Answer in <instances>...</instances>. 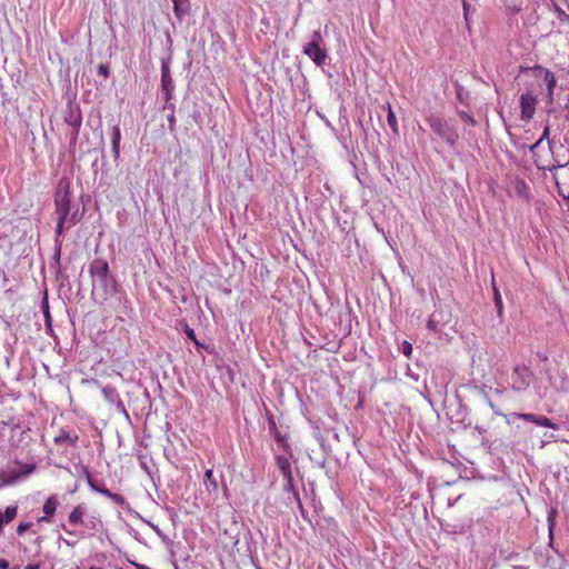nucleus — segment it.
Masks as SVG:
<instances>
[{
  "instance_id": "4c0bfd02",
  "label": "nucleus",
  "mask_w": 569,
  "mask_h": 569,
  "mask_svg": "<svg viewBox=\"0 0 569 569\" xmlns=\"http://www.w3.org/2000/svg\"><path fill=\"white\" fill-rule=\"evenodd\" d=\"M549 134H550V127L547 124L543 129L541 137L539 138V141L542 142L543 140H547L549 147L551 148V141L549 140Z\"/></svg>"
},
{
  "instance_id": "e433bc0d",
  "label": "nucleus",
  "mask_w": 569,
  "mask_h": 569,
  "mask_svg": "<svg viewBox=\"0 0 569 569\" xmlns=\"http://www.w3.org/2000/svg\"><path fill=\"white\" fill-rule=\"evenodd\" d=\"M31 522H20L19 526L17 527V533L23 535L27 530L31 528Z\"/></svg>"
},
{
  "instance_id": "f704fd0d",
  "label": "nucleus",
  "mask_w": 569,
  "mask_h": 569,
  "mask_svg": "<svg viewBox=\"0 0 569 569\" xmlns=\"http://www.w3.org/2000/svg\"><path fill=\"white\" fill-rule=\"evenodd\" d=\"M97 72L99 76H102L103 78H108L110 74V68L108 64L101 63L98 66Z\"/></svg>"
},
{
  "instance_id": "473e14b6",
  "label": "nucleus",
  "mask_w": 569,
  "mask_h": 569,
  "mask_svg": "<svg viewBox=\"0 0 569 569\" xmlns=\"http://www.w3.org/2000/svg\"><path fill=\"white\" fill-rule=\"evenodd\" d=\"M399 350L407 357V358H410L411 355H412V345L407 341V340H403L400 345H399Z\"/></svg>"
},
{
  "instance_id": "7ed1b4c3",
  "label": "nucleus",
  "mask_w": 569,
  "mask_h": 569,
  "mask_svg": "<svg viewBox=\"0 0 569 569\" xmlns=\"http://www.w3.org/2000/svg\"><path fill=\"white\" fill-rule=\"evenodd\" d=\"M433 133L445 141L450 148H455L459 141L457 128L446 118L439 114H429L426 119Z\"/></svg>"
},
{
  "instance_id": "c9c22d12",
  "label": "nucleus",
  "mask_w": 569,
  "mask_h": 569,
  "mask_svg": "<svg viewBox=\"0 0 569 569\" xmlns=\"http://www.w3.org/2000/svg\"><path fill=\"white\" fill-rule=\"evenodd\" d=\"M518 419H521V420H525V421H530V422H536V418L537 416L533 415V413H517L516 415Z\"/></svg>"
},
{
  "instance_id": "72a5a7b5",
  "label": "nucleus",
  "mask_w": 569,
  "mask_h": 569,
  "mask_svg": "<svg viewBox=\"0 0 569 569\" xmlns=\"http://www.w3.org/2000/svg\"><path fill=\"white\" fill-rule=\"evenodd\" d=\"M80 129L81 127H74V128H71L70 129V132H69V138H70V147H74L76 143H77V140L79 138V133H80Z\"/></svg>"
},
{
  "instance_id": "9d476101",
  "label": "nucleus",
  "mask_w": 569,
  "mask_h": 569,
  "mask_svg": "<svg viewBox=\"0 0 569 569\" xmlns=\"http://www.w3.org/2000/svg\"><path fill=\"white\" fill-rule=\"evenodd\" d=\"M102 395L107 402L116 406V409L119 413H122L123 416L129 418V413L126 409V406H124L123 401L121 400L118 390L114 387H112L110 385L104 386L102 388Z\"/></svg>"
},
{
  "instance_id": "9b49d317",
  "label": "nucleus",
  "mask_w": 569,
  "mask_h": 569,
  "mask_svg": "<svg viewBox=\"0 0 569 569\" xmlns=\"http://www.w3.org/2000/svg\"><path fill=\"white\" fill-rule=\"evenodd\" d=\"M537 98L532 92L527 91L520 97L521 119L529 121L536 112Z\"/></svg>"
},
{
  "instance_id": "f03ea898",
  "label": "nucleus",
  "mask_w": 569,
  "mask_h": 569,
  "mask_svg": "<svg viewBox=\"0 0 569 569\" xmlns=\"http://www.w3.org/2000/svg\"><path fill=\"white\" fill-rule=\"evenodd\" d=\"M54 207L58 218L69 220V226L67 228L77 224L81 220V214L78 210L71 212V192L69 181L67 180L62 179L58 183L54 196Z\"/></svg>"
},
{
  "instance_id": "20e7f679",
  "label": "nucleus",
  "mask_w": 569,
  "mask_h": 569,
  "mask_svg": "<svg viewBox=\"0 0 569 569\" xmlns=\"http://www.w3.org/2000/svg\"><path fill=\"white\" fill-rule=\"evenodd\" d=\"M302 52L317 66L322 67L328 59L325 39L320 30H315L310 41L302 47Z\"/></svg>"
},
{
  "instance_id": "dca6fc26",
  "label": "nucleus",
  "mask_w": 569,
  "mask_h": 569,
  "mask_svg": "<svg viewBox=\"0 0 569 569\" xmlns=\"http://www.w3.org/2000/svg\"><path fill=\"white\" fill-rule=\"evenodd\" d=\"M276 465L283 478H289V475H292L291 463L287 456L277 455L276 456Z\"/></svg>"
},
{
  "instance_id": "13d9d810",
  "label": "nucleus",
  "mask_w": 569,
  "mask_h": 569,
  "mask_svg": "<svg viewBox=\"0 0 569 569\" xmlns=\"http://www.w3.org/2000/svg\"><path fill=\"white\" fill-rule=\"evenodd\" d=\"M502 392H503V389H495L496 395H502Z\"/></svg>"
},
{
  "instance_id": "393cba45",
  "label": "nucleus",
  "mask_w": 569,
  "mask_h": 569,
  "mask_svg": "<svg viewBox=\"0 0 569 569\" xmlns=\"http://www.w3.org/2000/svg\"><path fill=\"white\" fill-rule=\"evenodd\" d=\"M493 301H495V306H496V309H497V315L500 319V321H502V318H503V302H502V298H501V295L499 292V290L493 286Z\"/></svg>"
},
{
  "instance_id": "09e8293b",
  "label": "nucleus",
  "mask_w": 569,
  "mask_h": 569,
  "mask_svg": "<svg viewBox=\"0 0 569 569\" xmlns=\"http://www.w3.org/2000/svg\"><path fill=\"white\" fill-rule=\"evenodd\" d=\"M42 310H43V313L47 315V310L49 311V305H48V301L47 299H44L42 301Z\"/></svg>"
},
{
  "instance_id": "6ab92c4d",
  "label": "nucleus",
  "mask_w": 569,
  "mask_h": 569,
  "mask_svg": "<svg viewBox=\"0 0 569 569\" xmlns=\"http://www.w3.org/2000/svg\"><path fill=\"white\" fill-rule=\"evenodd\" d=\"M283 480H284L283 490L288 491V492H291L293 495L295 500L298 503V507L300 509H302V502H301L299 492L296 490V487H295V483H293V476L289 475V478H283Z\"/></svg>"
},
{
  "instance_id": "de8ad7c7",
  "label": "nucleus",
  "mask_w": 569,
  "mask_h": 569,
  "mask_svg": "<svg viewBox=\"0 0 569 569\" xmlns=\"http://www.w3.org/2000/svg\"><path fill=\"white\" fill-rule=\"evenodd\" d=\"M163 108H164V109H170V110H171V112H174V104H173V103H171L170 101H168V102L166 101V104H164V107H163Z\"/></svg>"
},
{
  "instance_id": "58836bf2",
  "label": "nucleus",
  "mask_w": 569,
  "mask_h": 569,
  "mask_svg": "<svg viewBox=\"0 0 569 569\" xmlns=\"http://www.w3.org/2000/svg\"><path fill=\"white\" fill-rule=\"evenodd\" d=\"M187 337L189 339H191L193 342H196L197 345H199V342L197 341L196 339V333H194V330L192 328H190L189 326H186V330H184Z\"/></svg>"
},
{
  "instance_id": "79ce46f5",
  "label": "nucleus",
  "mask_w": 569,
  "mask_h": 569,
  "mask_svg": "<svg viewBox=\"0 0 569 569\" xmlns=\"http://www.w3.org/2000/svg\"><path fill=\"white\" fill-rule=\"evenodd\" d=\"M480 392L482 393L483 399L487 402V405H489V401H492V400H491L489 393L487 392V386H482L480 389Z\"/></svg>"
},
{
  "instance_id": "bf43d9fd",
  "label": "nucleus",
  "mask_w": 569,
  "mask_h": 569,
  "mask_svg": "<svg viewBox=\"0 0 569 569\" xmlns=\"http://www.w3.org/2000/svg\"><path fill=\"white\" fill-rule=\"evenodd\" d=\"M326 463H327V461H326V459H323V460L319 463V466H320L321 468H326Z\"/></svg>"
},
{
  "instance_id": "f8f14e48",
  "label": "nucleus",
  "mask_w": 569,
  "mask_h": 569,
  "mask_svg": "<svg viewBox=\"0 0 569 569\" xmlns=\"http://www.w3.org/2000/svg\"><path fill=\"white\" fill-rule=\"evenodd\" d=\"M64 122L70 127H81L82 126V112L80 106L73 102H68L66 111H64Z\"/></svg>"
},
{
  "instance_id": "a19ab883",
  "label": "nucleus",
  "mask_w": 569,
  "mask_h": 569,
  "mask_svg": "<svg viewBox=\"0 0 569 569\" xmlns=\"http://www.w3.org/2000/svg\"><path fill=\"white\" fill-rule=\"evenodd\" d=\"M566 164H567V162H566V163H561L559 160L555 159V163H553L552 166H550V167L548 168V170H549L550 172H553V171H556L557 169L565 167Z\"/></svg>"
},
{
  "instance_id": "4468645a",
  "label": "nucleus",
  "mask_w": 569,
  "mask_h": 569,
  "mask_svg": "<svg viewBox=\"0 0 569 569\" xmlns=\"http://www.w3.org/2000/svg\"><path fill=\"white\" fill-rule=\"evenodd\" d=\"M120 141H121V130L118 124H114L111 128V151H112L114 161H117L120 157Z\"/></svg>"
},
{
  "instance_id": "603ef678",
  "label": "nucleus",
  "mask_w": 569,
  "mask_h": 569,
  "mask_svg": "<svg viewBox=\"0 0 569 569\" xmlns=\"http://www.w3.org/2000/svg\"><path fill=\"white\" fill-rule=\"evenodd\" d=\"M24 569H40L39 565L29 563L24 567Z\"/></svg>"
},
{
  "instance_id": "0eeeda50",
  "label": "nucleus",
  "mask_w": 569,
  "mask_h": 569,
  "mask_svg": "<svg viewBox=\"0 0 569 569\" xmlns=\"http://www.w3.org/2000/svg\"><path fill=\"white\" fill-rule=\"evenodd\" d=\"M533 73L537 79H541L543 81V83L546 84V87H547L546 98L548 100V103L552 104L553 89L556 87L555 74L550 70H548L541 66H536L533 68Z\"/></svg>"
},
{
  "instance_id": "c756f323",
  "label": "nucleus",
  "mask_w": 569,
  "mask_h": 569,
  "mask_svg": "<svg viewBox=\"0 0 569 569\" xmlns=\"http://www.w3.org/2000/svg\"><path fill=\"white\" fill-rule=\"evenodd\" d=\"M535 423L537 426H540V427H548V428H551V429H559L557 423H555L553 421H551L549 418H547L545 416H537Z\"/></svg>"
},
{
  "instance_id": "1a4fd4ad",
  "label": "nucleus",
  "mask_w": 569,
  "mask_h": 569,
  "mask_svg": "<svg viewBox=\"0 0 569 569\" xmlns=\"http://www.w3.org/2000/svg\"><path fill=\"white\" fill-rule=\"evenodd\" d=\"M161 90L164 94V100L171 101L173 98L174 82L170 73L169 60H162L161 63Z\"/></svg>"
},
{
  "instance_id": "0e129e2a",
  "label": "nucleus",
  "mask_w": 569,
  "mask_h": 569,
  "mask_svg": "<svg viewBox=\"0 0 569 569\" xmlns=\"http://www.w3.org/2000/svg\"><path fill=\"white\" fill-rule=\"evenodd\" d=\"M117 569H122V568H117Z\"/></svg>"
},
{
  "instance_id": "37998d69",
  "label": "nucleus",
  "mask_w": 569,
  "mask_h": 569,
  "mask_svg": "<svg viewBox=\"0 0 569 569\" xmlns=\"http://www.w3.org/2000/svg\"><path fill=\"white\" fill-rule=\"evenodd\" d=\"M129 563L132 565L136 569H150L148 566L138 563L133 560H129Z\"/></svg>"
},
{
  "instance_id": "5701e85b",
  "label": "nucleus",
  "mask_w": 569,
  "mask_h": 569,
  "mask_svg": "<svg viewBox=\"0 0 569 569\" xmlns=\"http://www.w3.org/2000/svg\"><path fill=\"white\" fill-rule=\"evenodd\" d=\"M387 111H388L387 122H388L389 127L391 128L392 132L396 136H398L399 134L398 121H397L395 112L392 111L390 103H387Z\"/></svg>"
},
{
  "instance_id": "412c9836",
  "label": "nucleus",
  "mask_w": 569,
  "mask_h": 569,
  "mask_svg": "<svg viewBox=\"0 0 569 569\" xmlns=\"http://www.w3.org/2000/svg\"><path fill=\"white\" fill-rule=\"evenodd\" d=\"M203 483L209 492H216L218 490V482L213 476L212 469H207L204 472Z\"/></svg>"
},
{
  "instance_id": "c85d7f7f",
  "label": "nucleus",
  "mask_w": 569,
  "mask_h": 569,
  "mask_svg": "<svg viewBox=\"0 0 569 569\" xmlns=\"http://www.w3.org/2000/svg\"><path fill=\"white\" fill-rule=\"evenodd\" d=\"M54 277L60 287L69 286V276L62 270V268L56 269Z\"/></svg>"
},
{
  "instance_id": "ddd939ff",
  "label": "nucleus",
  "mask_w": 569,
  "mask_h": 569,
  "mask_svg": "<svg viewBox=\"0 0 569 569\" xmlns=\"http://www.w3.org/2000/svg\"><path fill=\"white\" fill-rule=\"evenodd\" d=\"M81 471H82V475L86 477V479H87V483H88V486L90 487V489H91L92 491H96V492H98V493H101L102 496H104V497H107V498L110 496L111 491H110L108 488H106V486H104V485H99V483H97V482L91 478V476H90V471H89V469H88L86 466H81Z\"/></svg>"
},
{
  "instance_id": "39448f33",
  "label": "nucleus",
  "mask_w": 569,
  "mask_h": 569,
  "mask_svg": "<svg viewBox=\"0 0 569 569\" xmlns=\"http://www.w3.org/2000/svg\"><path fill=\"white\" fill-rule=\"evenodd\" d=\"M36 468L34 463H21L18 460L9 461L0 470V481L4 486H12L19 480L31 475Z\"/></svg>"
},
{
  "instance_id": "2f4dec72",
  "label": "nucleus",
  "mask_w": 569,
  "mask_h": 569,
  "mask_svg": "<svg viewBox=\"0 0 569 569\" xmlns=\"http://www.w3.org/2000/svg\"><path fill=\"white\" fill-rule=\"evenodd\" d=\"M111 501H113L116 505H119V506H122V507H129V503L127 502V499L124 498V496L120 495V493H113L111 492L110 496L108 497Z\"/></svg>"
},
{
  "instance_id": "a211bd4d",
  "label": "nucleus",
  "mask_w": 569,
  "mask_h": 569,
  "mask_svg": "<svg viewBox=\"0 0 569 569\" xmlns=\"http://www.w3.org/2000/svg\"><path fill=\"white\" fill-rule=\"evenodd\" d=\"M173 1V11L176 17L181 20L190 9L189 0H172Z\"/></svg>"
},
{
  "instance_id": "4be33fe9",
  "label": "nucleus",
  "mask_w": 569,
  "mask_h": 569,
  "mask_svg": "<svg viewBox=\"0 0 569 569\" xmlns=\"http://www.w3.org/2000/svg\"><path fill=\"white\" fill-rule=\"evenodd\" d=\"M455 90H456V98L457 100L465 104H469V92L461 86L458 81L453 82Z\"/></svg>"
},
{
  "instance_id": "680f3d73",
  "label": "nucleus",
  "mask_w": 569,
  "mask_h": 569,
  "mask_svg": "<svg viewBox=\"0 0 569 569\" xmlns=\"http://www.w3.org/2000/svg\"><path fill=\"white\" fill-rule=\"evenodd\" d=\"M90 569H102L100 567H90Z\"/></svg>"
},
{
  "instance_id": "5fc2aeb1",
  "label": "nucleus",
  "mask_w": 569,
  "mask_h": 569,
  "mask_svg": "<svg viewBox=\"0 0 569 569\" xmlns=\"http://www.w3.org/2000/svg\"><path fill=\"white\" fill-rule=\"evenodd\" d=\"M44 317H46V322H47L48 325H50L51 317H50V312H49L48 310H47V315H44Z\"/></svg>"
},
{
  "instance_id": "864d4df0",
  "label": "nucleus",
  "mask_w": 569,
  "mask_h": 569,
  "mask_svg": "<svg viewBox=\"0 0 569 569\" xmlns=\"http://www.w3.org/2000/svg\"><path fill=\"white\" fill-rule=\"evenodd\" d=\"M63 542L69 546V547H73L76 545V541H71V540H67V539H63Z\"/></svg>"
},
{
  "instance_id": "423d86ee",
  "label": "nucleus",
  "mask_w": 569,
  "mask_h": 569,
  "mask_svg": "<svg viewBox=\"0 0 569 569\" xmlns=\"http://www.w3.org/2000/svg\"><path fill=\"white\" fill-rule=\"evenodd\" d=\"M533 373L526 367L517 365L511 373V388L515 391H525L529 388Z\"/></svg>"
},
{
  "instance_id": "b1692460",
  "label": "nucleus",
  "mask_w": 569,
  "mask_h": 569,
  "mask_svg": "<svg viewBox=\"0 0 569 569\" xmlns=\"http://www.w3.org/2000/svg\"><path fill=\"white\" fill-rule=\"evenodd\" d=\"M66 223L69 224V220H62V218H58L56 232H54V244L62 246L61 236L63 234Z\"/></svg>"
},
{
  "instance_id": "ea45409f",
  "label": "nucleus",
  "mask_w": 569,
  "mask_h": 569,
  "mask_svg": "<svg viewBox=\"0 0 569 569\" xmlns=\"http://www.w3.org/2000/svg\"><path fill=\"white\" fill-rule=\"evenodd\" d=\"M167 120H168V123H169V129L170 130H173L174 129V126H176V117H174V112H171L170 114L167 116Z\"/></svg>"
},
{
  "instance_id": "f257e3e1",
  "label": "nucleus",
  "mask_w": 569,
  "mask_h": 569,
  "mask_svg": "<svg viewBox=\"0 0 569 569\" xmlns=\"http://www.w3.org/2000/svg\"><path fill=\"white\" fill-rule=\"evenodd\" d=\"M92 281V297L104 302L117 292V282L110 273L109 263L103 258H96L89 264Z\"/></svg>"
},
{
  "instance_id": "bb28decb",
  "label": "nucleus",
  "mask_w": 569,
  "mask_h": 569,
  "mask_svg": "<svg viewBox=\"0 0 569 569\" xmlns=\"http://www.w3.org/2000/svg\"><path fill=\"white\" fill-rule=\"evenodd\" d=\"M439 315L440 312H433L427 321V328L433 332L441 331L440 319H438Z\"/></svg>"
},
{
  "instance_id": "c03bdc74",
  "label": "nucleus",
  "mask_w": 569,
  "mask_h": 569,
  "mask_svg": "<svg viewBox=\"0 0 569 569\" xmlns=\"http://www.w3.org/2000/svg\"><path fill=\"white\" fill-rule=\"evenodd\" d=\"M469 9H470V4L467 3L466 1H463V14H465V19L467 22H468Z\"/></svg>"
},
{
  "instance_id": "f3484780",
  "label": "nucleus",
  "mask_w": 569,
  "mask_h": 569,
  "mask_svg": "<svg viewBox=\"0 0 569 569\" xmlns=\"http://www.w3.org/2000/svg\"><path fill=\"white\" fill-rule=\"evenodd\" d=\"M86 513V507L83 505H78L73 508V510L70 512L68 521L69 523L73 526L82 525L83 523V516Z\"/></svg>"
},
{
  "instance_id": "6e6d98bb",
  "label": "nucleus",
  "mask_w": 569,
  "mask_h": 569,
  "mask_svg": "<svg viewBox=\"0 0 569 569\" xmlns=\"http://www.w3.org/2000/svg\"><path fill=\"white\" fill-rule=\"evenodd\" d=\"M61 528L64 530V532L73 535V531L69 530L66 525H61Z\"/></svg>"
},
{
  "instance_id": "a878e982",
  "label": "nucleus",
  "mask_w": 569,
  "mask_h": 569,
  "mask_svg": "<svg viewBox=\"0 0 569 569\" xmlns=\"http://www.w3.org/2000/svg\"><path fill=\"white\" fill-rule=\"evenodd\" d=\"M18 513V506H8L4 510V512H0V516L2 517L3 522L7 525L11 522Z\"/></svg>"
},
{
  "instance_id": "aec40b11",
  "label": "nucleus",
  "mask_w": 569,
  "mask_h": 569,
  "mask_svg": "<svg viewBox=\"0 0 569 569\" xmlns=\"http://www.w3.org/2000/svg\"><path fill=\"white\" fill-rule=\"evenodd\" d=\"M78 442V436L71 437L67 430H61V432L54 437L56 445L69 443L71 447H76Z\"/></svg>"
},
{
  "instance_id": "052dcab7",
  "label": "nucleus",
  "mask_w": 569,
  "mask_h": 569,
  "mask_svg": "<svg viewBox=\"0 0 569 569\" xmlns=\"http://www.w3.org/2000/svg\"><path fill=\"white\" fill-rule=\"evenodd\" d=\"M37 543H39V545L41 543L40 537L37 539Z\"/></svg>"
},
{
  "instance_id": "3c124183",
  "label": "nucleus",
  "mask_w": 569,
  "mask_h": 569,
  "mask_svg": "<svg viewBox=\"0 0 569 569\" xmlns=\"http://www.w3.org/2000/svg\"><path fill=\"white\" fill-rule=\"evenodd\" d=\"M540 141L538 140L536 143H533L532 146H530V151L531 152H535L536 149H538V147L540 146Z\"/></svg>"
},
{
  "instance_id": "8fccbe9b",
  "label": "nucleus",
  "mask_w": 569,
  "mask_h": 569,
  "mask_svg": "<svg viewBox=\"0 0 569 569\" xmlns=\"http://www.w3.org/2000/svg\"><path fill=\"white\" fill-rule=\"evenodd\" d=\"M537 357H538L541 361H548V356H547L546 353L538 352V353H537Z\"/></svg>"
},
{
  "instance_id": "e2e57ef3",
  "label": "nucleus",
  "mask_w": 569,
  "mask_h": 569,
  "mask_svg": "<svg viewBox=\"0 0 569 569\" xmlns=\"http://www.w3.org/2000/svg\"><path fill=\"white\" fill-rule=\"evenodd\" d=\"M19 568H20L19 566H16V567H13L12 569H19Z\"/></svg>"
},
{
  "instance_id": "49530a36",
  "label": "nucleus",
  "mask_w": 569,
  "mask_h": 569,
  "mask_svg": "<svg viewBox=\"0 0 569 569\" xmlns=\"http://www.w3.org/2000/svg\"><path fill=\"white\" fill-rule=\"evenodd\" d=\"M488 406L492 409V411H493L496 415H499V416H500V415H502V412L497 408V406L495 405V402H493V401H489V405H488Z\"/></svg>"
},
{
  "instance_id": "7c9ffc66",
  "label": "nucleus",
  "mask_w": 569,
  "mask_h": 569,
  "mask_svg": "<svg viewBox=\"0 0 569 569\" xmlns=\"http://www.w3.org/2000/svg\"><path fill=\"white\" fill-rule=\"evenodd\" d=\"M457 113L460 117V119L463 122H466L467 124H469L471 127H476L478 124L477 120L468 112H466L463 110H457Z\"/></svg>"
},
{
  "instance_id": "cd10ccee",
  "label": "nucleus",
  "mask_w": 569,
  "mask_h": 569,
  "mask_svg": "<svg viewBox=\"0 0 569 569\" xmlns=\"http://www.w3.org/2000/svg\"><path fill=\"white\" fill-rule=\"evenodd\" d=\"M61 248L62 246H56L54 244V251H53V256H52V259L50 261V269L51 270H56V269H59L61 268Z\"/></svg>"
},
{
  "instance_id": "4d7b16f0",
  "label": "nucleus",
  "mask_w": 569,
  "mask_h": 569,
  "mask_svg": "<svg viewBox=\"0 0 569 569\" xmlns=\"http://www.w3.org/2000/svg\"><path fill=\"white\" fill-rule=\"evenodd\" d=\"M6 523L2 520V517L0 516V533L2 532V528Z\"/></svg>"
},
{
  "instance_id": "6e6552de",
  "label": "nucleus",
  "mask_w": 569,
  "mask_h": 569,
  "mask_svg": "<svg viewBox=\"0 0 569 569\" xmlns=\"http://www.w3.org/2000/svg\"><path fill=\"white\" fill-rule=\"evenodd\" d=\"M268 431L274 438L276 442L282 450L292 457V449L288 441V433H282L276 423L274 417L272 415L268 416Z\"/></svg>"
},
{
  "instance_id": "a18cd8bd",
  "label": "nucleus",
  "mask_w": 569,
  "mask_h": 569,
  "mask_svg": "<svg viewBox=\"0 0 569 569\" xmlns=\"http://www.w3.org/2000/svg\"><path fill=\"white\" fill-rule=\"evenodd\" d=\"M0 569H10L9 561L4 558H0Z\"/></svg>"
},
{
  "instance_id": "2eb2a0df",
  "label": "nucleus",
  "mask_w": 569,
  "mask_h": 569,
  "mask_svg": "<svg viewBox=\"0 0 569 569\" xmlns=\"http://www.w3.org/2000/svg\"><path fill=\"white\" fill-rule=\"evenodd\" d=\"M58 502L53 496L49 497L43 503L42 511L44 513L43 517L39 518V521H49V519L54 515L57 510Z\"/></svg>"
}]
</instances>
